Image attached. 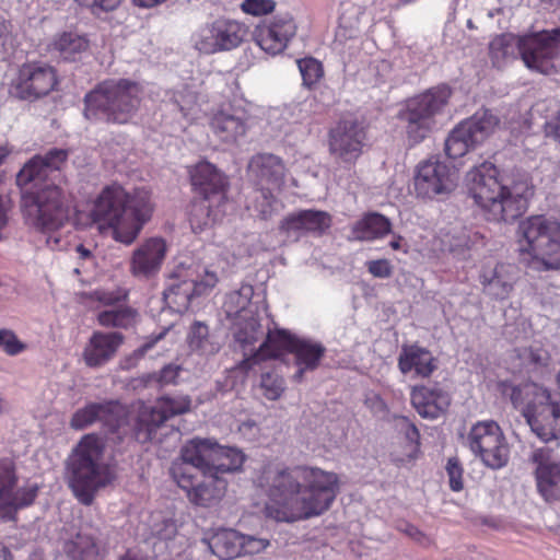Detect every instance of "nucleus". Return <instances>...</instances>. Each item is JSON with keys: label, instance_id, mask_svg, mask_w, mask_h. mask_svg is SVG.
Listing matches in <instances>:
<instances>
[{"label": "nucleus", "instance_id": "obj_23", "mask_svg": "<svg viewBox=\"0 0 560 560\" xmlns=\"http://www.w3.org/2000/svg\"><path fill=\"white\" fill-rule=\"evenodd\" d=\"M122 416L124 410L116 401H91L73 412L69 425L80 431L101 422L109 431H116L120 428Z\"/></svg>", "mask_w": 560, "mask_h": 560}, {"label": "nucleus", "instance_id": "obj_45", "mask_svg": "<svg viewBox=\"0 0 560 560\" xmlns=\"http://www.w3.org/2000/svg\"><path fill=\"white\" fill-rule=\"evenodd\" d=\"M478 144L472 139L471 135L459 122L447 136L445 140V153L450 159L456 160L463 158L468 152L475 150Z\"/></svg>", "mask_w": 560, "mask_h": 560}, {"label": "nucleus", "instance_id": "obj_30", "mask_svg": "<svg viewBox=\"0 0 560 560\" xmlns=\"http://www.w3.org/2000/svg\"><path fill=\"white\" fill-rule=\"evenodd\" d=\"M189 173L191 184L203 197L214 198L220 205L226 199V177L213 164L201 161Z\"/></svg>", "mask_w": 560, "mask_h": 560}, {"label": "nucleus", "instance_id": "obj_13", "mask_svg": "<svg viewBox=\"0 0 560 560\" xmlns=\"http://www.w3.org/2000/svg\"><path fill=\"white\" fill-rule=\"evenodd\" d=\"M248 34L246 24L219 18L198 27L192 34V46L201 54L211 55L238 47Z\"/></svg>", "mask_w": 560, "mask_h": 560}, {"label": "nucleus", "instance_id": "obj_62", "mask_svg": "<svg viewBox=\"0 0 560 560\" xmlns=\"http://www.w3.org/2000/svg\"><path fill=\"white\" fill-rule=\"evenodd\" d=\"M400 427L405 431L406 439L413 444L419 443L420 434L417 427L411 423L407 418H400Z\"/></svg>", "mask_w": 560, "mask_h": 560}, {"label": "nucleus", "instance_id": "obj_21", "mask_svg": "<svg viewBox=\"0 0 560 560\" xmlns=\"http://www.w3.org/2000/svg\"><path fill=\"white\" fill-rule=\"evenodd\" d=\"M535 464L538 493L546 502L560 499V456L548 447L536 448L530 456Z\"/></svg>", "mask_w": 560, "mask_h": 560}, {"label": "nucleus", "instance_id": "obj_19", "mask_svg": "<svg viewBox=\"0 0 560 560\" xmlns=\"http://www.w3.org/2000/svg\"><path fill=\"white\" fill-rule=\"evenodd\" d=\"M249 115L241 103L223 104L209 120L213 136L221 142L233 144L244 137L248 129Z\"/></svg>", "mask_w": 560, "mask_h": 560}, {"label": "nucleus", "instance_id": "obj_58", "mask_svg": "<svg viewBox=\"0 0 560 560\" xmlns=\"http://www.w3.org/2000/svg\"><path fill=\"white\" fill-rule=\"evenodd\" d=\"M446 472L450 479V487L453 491H460L464 488L463 468L456 457L448 459Z\"/></svg>", "mask_w": 560, "mask_h": 560}, {"label": "nucleus", "instance_id": "obj_1", "mask_svg": "<svg viewBox=\"0 0 560 560\" xmlns=\"http://www.w3.org/2000/svg\"><path fill=\"white\" fill-rule=\"evenodd\" d=\"M258 485L268 498L266 515L287 523L323 514L339 491L337 474L313 466H267Z\"/></svg>", "mask_w": 560, "mask_h": 560}, {"label": "nucleus", "instance_id": "obj_61", "mask_svg": "<svg viewBox=\"0 0 560 560\" xmlns=\"http://www.w3.org/2000/svg\"><path fill=\"white\" fill-rule=\"evenodd\" d=\"M545 132L547 137L560 142V110L545 124Z\"/></svg>", "mask_w": 560, "mask_h": 560}, {"label": "nucleus", "instance_id": "obj_40", "mask_svg": "<svg viewBox=\"0 0 560 560\" xmlns=\"http://www.w3.org/2000/svg\"><path fill=\"white\" fill-rule=\"evenodd\" d=\"M292 353L294 354L295 364L298 366L293 378L296 382H301L305 372L313 371L319 365L325 353V348L319 342L300 338Z\"/></svg>", "mask_w": 560, "mask_h": 560}, {"label": "nucleus", "instance_id": "obj_50", "mask_svg": "<svg viewBox=\"0 0 560 560\" xmlns=\"http://www.w3.org/2000/svg\"><path fill=\"white\" fill-rule=\"evenodd\" d=\"M172 101L186 120L194 121L198 118L199 105L194 92L187 90L174 92Z\"/></svg>", "mask_w": 560, "mask_h": 560}, {"label": "nucleus", "instance_id": "obj_43", "mask_svg": "<svg viewBox=\"0 0 560 560\" xmlns=\"http://www.w3.org/2000/svg\"><path fill=\"white\" fill-rule=\"evenodd\" d=\"M178 267L187 282L192 284L191 289L197 296L211 291L219 281L217 272L203 264L196 262L189 266L180 264Z\"/></svg>", "mask_w": 560, "mask_h": 560}, {"label": "nucleus", "instance_id": "obj_47", "mask_svg": "<svg viewBox=\"0 0 560 560\" xmlns=\"http://www.w3.org/2000/svg\"><path fill=\"white\" fill-rule=\"evenodd\" d=\"M525 366L532 372H539L541 375L549 372L550 354L539 345L525 348L518 354Z\"/></svg>", "mask_w": 560, "mask_h": 560}, {"label": "nucleus", "instance_id": "obj_9", "mask_svg": "<svg viewBox=\"0 0 560 560\" xmlns=\"http://www.w3.org/2000/svg\"><path fill=\"white\" fill-rule=\"evenodd\" d=\"M511 401L522 408L526 422L542 442L560 439V404L551 400L550 392L536 383L512 387Z\"/></svg>", "mask_w": 560, "mask_h": 560}, {"label": "nucleus", "instance_id": "obj_63", "mask_svg": "<svg viewBox=\"0 0 560 560\" xmlns=\"http://www.w3.org/2000/svg\"><path fill=\"white\" fill-rule=\"evenodd\" d=\"M93 298L105 305H112L118 302L121 298L118 292H108L104 290H96L93 292Z\"/></svg>", "mask_w": 560, "mask_h": 560}, {"label": "nucleus", "instance_id": "obj_56", "mask_svg": "<svg viewBox=\"0 0 560 560\" xmlns=\"http://www.w3.org/2000/svg\"><path fill=\"white\" fill-rule=\"evenodd\" d=\"M182 369L176 364L165 365L159 373H153L148 376V381H154L160 385L176 384Z\"/></svg>", "mask_w": 560, "mask_h": 560}, {"label": "nucleus", "instance_id": "obj_36", "mask_svg": "<svg viewBox=\"0 0 560 560\" xmlns=\"http://www.w3.org/2000/svg\"><path fill=\"white\" fill-rule=\"evenodd\" d=\"M242 533L231 528H218L207 534L202 541L221 560H232L242 556Z\"/></svg>", "mask_w": 560, "mask_h": 560}, {"label": "nucleus", "instance_id": "obj_57", "mask_svg": "<svg viewBox=\"0 0 560 560\" xmlns=\"http://www.w3.org/2000/svg\"><path fill=\"white\" fill-rule=\"evenodd\" d=\"M79 5L88 8L94 15L113 11L118 8L120 0H74Z\"/></svg>", "mask_w": 560, "mask_h": 560}, {"label": "nucleus", "instance_id": "obj_4", "mask_svg": "<svg viewBox=\"0 0 560 560\" xmlns=\"http://www.w3.org/2000/svg\"><path fill=\"white\" fill-rule=\"evenodd\" d=\"M469 196L489 221H512L522 215L532 195L526 180L509 184L499 177V170L491 162H482L466 175Z\"/></svg>", "mask_w": 560, "mask_h": 560}, {"label": "nucleus", "instance_id": "obj_26", "mask_svg": "<svg viewBox=\"0 0 560 560\" xmlns=\"http://www.w3.org/2000/svg\"><path fill=\"white\" fill-rule=\"evenodd\" d=\"M331 225V217L322 210H301L287 215L280 223V231L288 237L299 240L305 234L322 235Z\"/></svg>", "mask_w": 560, "mask_h": 560}, {"label": "nucleus", "instance_id": "obj_18", "mask_svg": "<svg viewBox=\"0 0 560 560\" xmlns=\"http://www.w3.org/2000/svg\"><path fill=\"white\" fill-rule=\"evenodd\" d=\"M364 140V128L357 120H341L329 131V152L337 162L352 164L362 154Z\"/></svg>", "mask_w": 560, "mask_h": 560}, {"label": "nucleus", "instance_id": "obj_64", "mask_svg": "<svg viewBox=\"0 0 560 560\" xmlns=\"http://www.w3.org/2000/svg\"><path fill=\"white\" fill-rule=\"evenodd\" d=\"M166 330L160 332L155 337L151 338L147 342H144L141 347L133 351L131 359L139 360L160 340L164 337Z\"/></svg>", "mask_w": 560, "mask_h": 560}, {"label": "nucleus", "instance_id": "obj_39", "mask_svg": "<svg viewBox=\"0 0 560 560\" xmlns=\"http://www.w3.org/2000/svg\"><path fill=\"white\" fill-rule=\"evenodd\" d=\"M191 288L192 284L187 282L183 271L177 267L163 293L167 306L177 313L187 311L191 299L197 296Z\"/></svg>", "mask_w": 560, "mask_h": 560}, {"label": "nucleus", "instance_id": "obj_35", "mask_svg": "<svg viewBox=\"0 0 560 560\" xmlns=\"http://www.w3.org/2000/svg\"><path fill=\"white\" fill-rule=\"evenodd\" d=\"M398 368L402 374L413 372L417 376L429 377L436 369L432 353L417 345L404 346L398 357Z\"/></svg>", "mask_w": 560, "mask_h": 560}, {"label": "nucleus", "instance_id": "obj_55", "mask_svg": "<svg viewBox=\"0 0 560 560\" xmlns=\"http://www.w3.org/2000/svg\"><path fill=\"white\" fill-rule=\"evenodd\" d=\"M275 7L273 0H244L241 4L243 12L254 16L268 14L275 10Z\"/></svg>", "mask_w": 560, "mask_h": 560}, {"label": "nucleus", "instance_id": "obj_51", "mask_svg": "<svg viewBox=\"0 0 560 560\" xmlns=\"http://www.w3.org/2000/svg\"><path fill=\"white\" fill-rule=\"evenodd\" d=\"M260 388L267 399L277 400L285 389L284 380L275 372L264 373L260 378Z\"/></svg>", "mask_w": 560, "mask_h": 560}, {"label": "nucleus", "instance_id": "obj_34", "mask_svg": "<svg viewBox=\"0 0 560 560\" xmlns=\"http://www.w3.org/2000/svg\"><path fill=\"white\" fill-rule=\"evenodd\" d=\"M300 340L299 337L292 335L285 329H268L266 340L260 343L257 352L253 357L246 359L244 363L247 366L257 363L259 360L278 358L284 351H293L295 345Z\"/></svg>", "mask_w": 560, "mask_h": 560}, {"label": "nucleus", "instance_id": "obj_12", "mask_svg": "<svg viewBox=\"0 0 560 560\" xmlns=\"http://www.w3.org/2000/svg\"><path fill=\"white\" fill-rule=\"evenodd\" d=\"M221 445L213 439L195 438L187 441L180 451V462L172 465L171 474L182 489L192 486V472L214 470L218 454H223Z\"/></svg>", "mask_w": 560, "mask_h": 560}, {"label": "nucleus", "instance_id": "obj_52", "mask_svg": "<svg viewBox=\"0 0 560 560\" xmlns=\"http://www.w3.org/2000/svg\"><path fill=\"white\" fill-rule=\"evenodd\" d=\"M27 349V345L19 339L16 334L8 328L0 329V350L15 357Z\"/></svg>", "mask_w": 560, "mask_h": 560}, {"label": "nucleus", "instance_id": "obj_24", "mask_svg": "<svg viewBox=\"0 0 560 560\" xmlns=\"http://www.w3.org/2000/svg\"><path fill=\"white\" fill-rule=\"evenodd\" d=\"M167 244L159 236L143 241L132 253L129 264L130 273L139 280H148L156 276L163 265Z\"/></svg>", "mask_w": 560, "mask_h": 560}, {"label": "nucleus", "instance_id": "obj_6", "mask_svg": "<svg viewBox=\"0 0 560 560\" xmlns=\"http://www.w3.org/2000/svg\"><path fill=\"white\" fill-rule=\"evenodd\" d=\"M66 471L69 488L84 505H91L96 493L115 479L104 460V444L95 434H86L79 441L67 459Z\"/></svg>", "mask_w": 560, "mask_h": 560}, {"label": "nucleus", "instance_id": "obj_27", "mask_svg": "<svg viewBox=\"0 0 560 560\" xmlns=\"http://www.w3.org/2000/svg\"><path fill=\"white\" fill-rule=\"evenodd\" d=\"M100 535L97 528L83 526L65 540L63 551L71 560H103L106 548Z\"/></svg>", "mask_w": 560, "mask_h": 560}, {"label": "nucleus", "instance_id": "obj_54", "mask_svg": "<svg viewBox=\"0 0 560 560\" xmlns=\"http://www.w3.org/2000/svg\"><path fill=\"white\" fill-rule=\"evenodd\" d=\"M242 556H255L270 546V540L264 537L242 534Z\"/></svg>", "mask_w": 560, "mask_h": 560}, {"label": "nucleus", "instance_id": "obj_38", "mask_svg": "<svg viewBox=\"0 0 560 560\" xmlns=\"http://www.w3.org/2000/svg\"><path fill=\"white\" fill-rule=\"evenodd\" d=\"M228 199L221 205L214 198L203 197L192 205L190 225L195 233H200L220 221L226 211Z\"/></svg>", "mask_w": 560, "mask_h": 560}, {"label": "nucleus", "instance_id": "obj_41", "mask_svg": "<svg viewBox=\"0 0 560 560\" xmlns=\"http://www.w3.org/2000/svg\"><path fill=\"white\" fill-rule=\"evenodd\" d=\"M392 223L383 214L372 212L355 222L351 229V238L374 241L390 233Z\"/></svg>", "mask_w": 560, "mask_h": 560}, {"label": "nucleus", "instance_id": "obj_32", "mask_svg": "<svg viewBox=\"0 0 560 560\" xmlns=\"http://www.w3.org/2000/svg\"><path fill=\"white\" fill-rule=\"evenodd\" d=\"M441 249L448 252L457 259H467L469 252L483 244V237L477 231L464 226H453L440 233Z\"/></svg>", "mask_w": 560, "mask_h": 560}, {"label": "nucleus", "instance_id": "obj_49", "mask_svg": "<svg viewBox=\"0 0 560 560\" xmlns=\"http://www.w3.org/2000/svg\"><path fill=\"white\" fill-rule=\"evenodd\" d=\"M221 451L226 452H222L223 454H218V458H215L214 464L215 472H232L241 469L244 464L245 456L240 450L221 445Z\"/></svg>", "mask_w": 560, "mask_h": 560}, {"label": "nucleus", "instance_id": "obj_28", "mask_svg": "<svg viewBox=\"0 0 560 560\" xmlns=\"http://www.w3.org/2000/svg\"><path fill=\"white\" fill-rule=\"evenodd\" d=\"M248 173L259 188L278 189L283 185L285 166L282 160L271 153H258L248 163Z\"/></svg>", "mask_w": 560, "mask_h": 560}, {"label": "nucleus", "instance_id": "obj_37", "mask_svg": "<svg viewBox=\"0 0 560 560\" xmlns=\"http://www.w3.org/2000/svg\"><path fill=\"white\" fill-rule=\"evenodd\" d=\"M89 48V38L83 34L72 31L57 34L49 44V51L66 61L82 59Z\"/></svg>", "mask_w": 560, "mask_h": 560}, {"label": "nucleus", "instance_id": "obj_7", "mask_svg": "<svg viewBox=\"0 0 560 560\" xmlns=\"http://www.w3.org/2000/svg\"><path fill=\"white\" fill-rule=\"evenodd\" d=\"M143 95L138 82L128 79L106 80L84 97V116L92 121L127 124L137 114Z\"/></svg>", "mask_w": 560, "mask_h": 560}, {"label": "nucleus", "instance_id": "obj_22", "mask_svg": "<svg viewBox=\"0 0 560 560\" xmlns=\"http://www.w3.org/2000/svg\"><path fill=\"white\" fill-rule=\"evenodd\" d=\"M296 33V24L289 13L277 14L254 31L255 43L267 54L282 52Z\"/></svg>", "mask_w": 560, "mask_h": 560}, {"label": "nucleus", "instance_id": "obj_20", "mask_svg": "<svg viewBox=\"0 0 560 560\" xmlns=\"http://www.w3.org/2000/svg\"><path fill=\"white\" fill-rule=\"evenodd\" d=\"M478 279L487 296L503 301L509 299L514 290L518 269L513 264L490 259L481 265Z\"/></svg>", "mask_w": 560, "mask_h": 560}, {"label": "nucleus", "instance_id": "obj_60", "mask_svg": "<svg viewBox=\"0 0 560 560\" xmlns=\"http://www.w3.org/2000/svg\"><path fill=\"white\" fill-rule=\"evenodd\" d=\"M365 405L375 416L385 417L388 412L386 402L380 395L375 393H370L366 395Z\"/></svg>", "mask_w": 560, "mask_h": 560}, {"label": "nucleus", "instance_id": "obj_15", "mask_svg": "<svg viewBox=\"0 0 560 560\" xmlns=\"http://www.w3.org/2000/svg\"><path fill=\"white\" fill-rule=\"evenodd\" d=\"M38 486L26 483L19 486L14 464L9 459L0 460V518L13 520L16 512L30 506L36 499Z\"/></svg>", "mask_w": 560, "mask_h": 560}, {"label": "nucleus", "instance_id": "obj_8", "mask_svg": "<svg viewBox=\"0 0 560 560\" xmlns=\"http://www.w3.org/2000/svg\"><path fill=\"white\" fill-rule=\"evenodd\" d=\"M520 252L535 270L560 268V222L546 215H532L518 224Z\"/></svg>", "mask_w": 560, "mask_h": 560}, {"label": "nucleus", "instance_id": "obj_14", "mask_svg": "<svg viewBox=\"0 0 560 560\" xmlns=\"http://www.w3.org/2000/svg\"><path fill=\"white\" fill-rule=\"evenodd\" d=\"M466 442L469 450L491 469H500L509 462V444L494 421H479L474 424Z\"/></svg>", "mask_w": 560, "mask_h": 560}, {"label": "nucleus", "instance_id": "obj_5", "mask_svg": "<svg viewBox=\"0 0 560 560\" xmlns=\"http://www.w3.org/2000/svg\"><path fill=\"white\" fill-rule=\"evenodd\" d=\"M521 57L532 71L551 74L560 61V28L524 34L497 35L489 43V57L495 68H503Z\"/></svg>", "mask_w": 560, "mask_h": 560}, {"label": "nucleus", "instance_id": "obj_25", "mask_svg": "<svg viewBox=\"0 0 560 560\" xmlns=\"http://www.w3.org/2000/svg\"><path fill=\"white\" fill-rule=\"evenodd\" d=\"M191 399L188 395L164 396L153 406H144L139 415L140 425L151 439L152 433L170 418L186 413L190 410Z\"/></svg>", "mask_w": 560, "mask_h": 560}, {"label": "nucleus", "instance_id": "obj_29", "mask_svg": "<svg viewBox=\"0 0 560 560\" xmlns=\"http://www.w3.org/2000/svg\"><path fill=\"white\" fill-rule=\"evenodd\" d=\"M411 404L422 418L436 419L446 412L451 396L439 384L419 385L411 389Z\"/></svg>", "mask_w": 560, "mask_h": 560}, {"label": "nucleus", "instance_id": "obj_2", "mask_svg": "<svg viewBox=\"0 0 560 560\" xmlns=\"http://www.w3.org/2000/svg\"><path fill=\"white\" fill-rule=\"evenodd\" d=\"M153 211L150 190L137 188L129 192L115 183L104 186L79 206L75 223L83 228L95 226L101 233H110L115 241L130 245L151 220Z\"/></svg>", "mask_w": 560, "mask_h": 560}, {"label": "nucleus", "instance_id": "obj_33", "mask_svg": "<svg viewBox=\"0 0 560 560\" xmlns=\"http://www.w3.org/2000/svg\"><path fill=\"white\" fill-rule=\"evenodd\" d=\"M201 480L197 481V475H192V486L185 489L191 502L197 505L208 506L222 498L226 490V481L214 470L198 472Z\"/></svg>", "mask_w": 560, "mask_h": 560}, {"label": "nucleus", "instance_id": "obj_10", "mask_svg": "<svg viewBox=\"0 0 560 560\" xmlns=\"http://www.w3.org/2000/svg\"><path fill=\"white\" fill-rule=\"evenodd\" d=\"M223 311L232 320L235 341L244 351L254 346L262 336L261 315L267 314L265 298L255 294L252 284H242L238 290L226 294Z\"/></svg>", "mask_w": 560, "mask_h": 560}, {"label": "nucleus", "instance_id": "obj_44", "mask_svg": "<svg viewBox=\"0 0 560 560\" xmlns=\"http://www.w3.org/2000/svg\"><path fill=\"white\" fill-rule=\"evenodd\" d=\"M462 124L471 135L475 142L480 145L494 132L499 125V119L489 109H481L462 121Z\"/></svg>", "mask_w": 560, "mask_h": 560}, {"label": "nucleus", "instance_id": "obj_3", "mask_svg": "<svg viewBox=\"0 0 560 560\" xmlns=\"http://www.w3.org/2000/svg\"><path fill=\"white\" fill-rule=\"evenodd\" d=\"M67 158L66 150L51 149L44 155L32 158L16 175V183L24 190L22 208L25 219L47 235L46 244L52 250L63 247L58 230L68 219V209L57 186L40 188V184L50 173L60 170Z\"/></svg>", "mask_w": 560, "mask_h": 560}, {"label": "nucleus", "instance_id": "obj_16", "mask_svg": "<svg viewBox=\"0 0 560 560\" xmlns=\"http://www.w3.org/2000/svg\"><path fill=\"white\" fill-rule=\"evenodd\" d=\"M455 172L438 156L420 162L415 174V190L418 197L434 199L448 195L456 187Z\"/></svg>", "mask_w": 560, "mask_h": 560}, {"label": "nucleus", "instance_id": "obj_31", "mask_svg": "<svg viewBox=\"0 0 560 560\" xmlns=\"http://www.w3.org/2000/svg\"><path fill=\"white\" fill-rule=\"evenodd\" d=\"M122 341L120 332H94L84 348V362L90 368L104 365L115 355Z\"/></svg>", "mask_w": 560, "mask_h": 560}, {"label": "nucleus", "instance_id": "obj_42", "mask_svg": "<svg viewBox=\"0 0 560 560\" xmlns=\"http://www.w3.org/2000/svg\"><path fill=\"white\" fill-rule=\"evenodd\" d=\"M278 189H268L256 187L247 199L246 208L252 215L261 220H269L278 214L283 205L275 197Z\"/></svg>", "mask_w": 560, "mask_h": 560}, {"label": "nucleus", "instance_id": "obj_11", "mask_svg": "<svg viewBox=\"0 0 560 560\" xmlns=\"http://www.w3.org/2000/svg\"><path fill=\"white\" fill-rule=\"evenodd\" d=\"M447 85H438L409 98L398 117L405 124L406 135L411 144L422 142L436 128L438 117L451 97Z\"/></svg>", "mask_w": 560, "mask_h": 560}, {"label": "nucleus", "instance_id": "obj_17", "mask_svg": "<svg viewBox=\"0 0 560 560\" xmlns=\"http://www.w3.org/2000/svg\"><path fill=\"white\" fill-rule=\"evenodd\" d=\"M57 84L55 69L40 61L24 63L10 84L9 92L21 100L47 95Z\"/></svg>", "mask_w": 560, "mask_h": 560}, {"label": "nucleus", "instance_id": "obj_53", "mask_svg": "<svg viewBox=\"0 0 560 560\" xmlns=\"http://www.w3.org/2000/svg\"><path fill=\"white\" fill-rule=\"evenodd\" d=\"M298 67L301 72L303 83L307 86H312L317 83L323 75L322 63L314 58H304L299 60Z\"/></svg>", "mask_w": 560, "mask_h": 560}, {"label": "nucleus", "instance_id": "obj_59", "mask_svg": "<svg viewBox=\"0 0 560 560\" xmlns=\"http://www.w3.org/2000/svg\"><path fill=\"white\" fill-rule=\"evenodd\" d=\"M368 270L376 278L386 279L393 273V267L387 259H376L368 262Z\"/></svg>", "mask_w": 560, "mask_h": 560}, {"label": "nucleus", "instance_id": "obj_48", "mask_svg": "<svg viewBox=\"0 0 560 560\" xmlns=\"http://www.w3.org/2000/svg\"><path fill=\"white\" fill-rule=\"evenodd\" d=\"M136 312L130 307H114L98 314L100 325L104 327L128 328L136 320Z\"/></svg>", "mask_w": 560, "mask_h": 560}, {"label": "nucleus", "instance_id": "obj_46", "mask_svg": "<svg viewBox=\"0 0 560 560\" xmlns=\"http://www.w3.org/2000/svg\"><path fill=\"white\" fill-rule=\"evenodd\" d=\"M189 348L203 355H211L220 350V345L209 336L208 327L200 322H196L188 335Z\"/></svg>", "mask_w": 560, "mask_h": 560}]
</instances>
